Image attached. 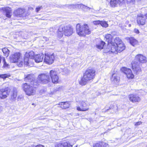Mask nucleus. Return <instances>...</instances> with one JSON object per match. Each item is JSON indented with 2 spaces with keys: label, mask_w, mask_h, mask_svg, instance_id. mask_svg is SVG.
I'll return each instance as SVG.
<instances>
[{
  "label": "nucleus",
  "mask_w": 147,
  "mask_h": 147,
  "mask_svg": "<svg viewBox=\"0 0 147 147\" xmlns=\"http://www.w3.org/2000/svg\"><path fill=\"white\" fill-rule=\"evenodd\" d=\"M66 36H69L74 32L73 27L70 25L64 26L61 25L58 28L57 31V36L58 38H61L63 36V33Z\"/></svg>",
  "instance_id": "obj_1"
},
{
  "label": "nucleus",
  "mask_w": 147,
  "mask_h": 147,
  "mask_svg": "<svg viewBox=\"0 0 147 147\" xmlns=\"http://www.w3.org/2000/svg\"><path fill=\"white\" fill-rule=\"evenodd\" d=\"M91 30L87 24H84L82 26L79 24L76 25V33L80 36H85L86 34H89L91 33Z\"/></svg>",
  "instance_id": "obj_2"
},
{
  "label": "nucleus",
  "mask_w": 147,
  "mask_h": 147,
  "mask_svg": "<svg viewBox=\"0 0 147 147\" xmlns=\"http://www.w3.org/2000/svg\"><path fill=\"white\" fill-rule=\"evenodd\" d=\"M34 53L32 51L26 53L24 58V63L26 66L31 67L33 65Z\"/></svg>",
  "instance_id": "obj_3"
},
{
  "label": "nucleus",
  "mask_w": 147,
  "mask_h": 147,
  "mask_svg": "<svg viewBox=\"0 0 147 147\" xmlns=\"http://www.w3.org/2000/svg\"><path fill=\"white\" fill-rule=\"evenodd\" d=\"M28 85L27 83H25L22 86V88L25 92L26 94L29 96L33 95L36 93L35 86Z\"/></svg>",
  "instance_id": "obj_4"
},
{
  "label": "nucleus",
  "mask_w": 147,
  "mask_h": 147,
  "mask_svg": "<svg viewBox=\"0 0 147 147\" xmlns=\"http://www.w3.org/2000/svg\"><path fill=\"white\" fill-rule=\"evenodd\" d=\"M79 104L80 106L77 107V110L78 111H84L89 110L88 103L86 100H80Z\"/></svg>",
  "instance_id": "obj_5"
},
{
  "label": "nucleus",
  "mask_w": 147,
  "mask_h": 147,
  "mask_svg": "<svg viewBox=\"0 0 147 147\" xmlns=\"http://www.w3.org/2000/svg\"><path fill=\"white\" fill-rule=\"evenodd\" d=\"M38 79L39 80H37V82L39 83L41 82L42 83L46 84L51 81L50 76L48 74H41L38 76Z\"/></svg>",
  "instance_id": "obj_6"
},
{
  "label": "nucleus",
  "mask_w": 147,
  "mask_h": 147,
  "mask_svg": "<svg viewBox=\"0 0 147 147\" xmlns=\"http://www.w3.org/2000/svg\"><path fill=\"white\" fill-rule=\"evenodd\" d=\"M103 52L105 53H116L117 52L116 46L112 43H109L107 47L103 50Z\"/></svg>",
  "instance_id": "obj_7"
},
{
  "label": "nucleus",
  "mask_w": 147,
  "mask_h": 147,
  "mask_svg": "<svg viewBox=\"0 0 147 147\" xmlns=\"http://www.w3.org/2000/svg\"><path fill=\"white\" fill-rule=\"evenodd\" d=\"M95 72V70L93 69H87L84 74V78L88 80H91L94 78Z\"/></svg>",
  "instance_id": "obj_8"
},
{
  "label": "nucleus",
  "mask_w": 147,
  "mask_h": 147,
  "mask_svg": "<svg viewBox=\"0 0 147 147\" xmlns=\"http://www.w3.org/2000/svg\"><path fill=\"white\" fill-rule=\"evenodd\" d=\"M25 80L30 82L31 85L34 86L38 85V83L37 82V80H35L34 78V75L32 74H29L26 76L25 75Z\"/></svg>",
  "instance_id": "obj_9"
},
{
  "label": "nucleus",
  "mask_w": 147,
  "mask_h": 147,
  "mask_svg": "<svg viewBox=\"0 0 147 147\" xmlns=\"http://www.w3.org/2000/svg\"><path fill=\"white\" fill-rule=\"evenodd\" d=\"M55 59V57L54 54L51 55H45L44 61L46 63L49 64H52Z\"/></svg>",
  "instance_id": "obj_10"
},
{
  "label": "nucleus",
  "mask_w": 147,
  "mask_h": 147,
  "mask_svg": "<svg viewBox=\"0 0 147 147\" xmlns=\"http://www.w3.org/2000/svg\"><path fill=\"white\" fill-rule=\"evenodd\" d=\"M49 74L51 79L52 82L54 83H58L59 78L56 72L53 70H51Z\"/></svg>",
  "instance_id": "obj_11"
},
{
  "label": "nucleus",
  "mask_w": 147,
  "mask_h": 147,
  "mask_svg": "<svg viewBox=\"0 0 147 147\" xmlns=\"http://www.w3.org/2000/svg\"><path fill=\"white\" fill-rule=\"evenodd\" d=\"M121 70L124 72L128 78L132 79L134 77V75L132 73L131 69L126 67H123Z\"/></svg>",
  "instance_id": "obj_12"
},
{
  "label": "nucleus",
  "mask_w": 147,
  "mask_h": 147,
  "mask_svg": "<svg viewBox=\"0 0 147 147\" xmlns=\"http://www.w3.org/2000/svg\"><path fill=\"white\" fill-rule=\"evenodd\" d=\"M129 100L133 103L139 102L141 101V98L136 94H131L128 96Z\"/></svg>",
  "instance_id": "obj_13"
},
{
  "label": "nucleus",
  "mask_w": 147,
  "mask_h": 147,
  "mask_svg": "<svg viewBox=\"0 0 147 147\" xmlns=\"http://www.w3.org/2000/svg\"><path fill=\"white\" fill-rule=\"evenodd\" d=\"M9 91L8 88L0 90V98L3 99L6 98L8 95Z\"/></svg>",
  "instance_id": "obj_14"
},
{
  "label": "nucleus",
  "mask_w": 147,
  "mask_h": 147,
  "mask_svg": "<svg viewBox=\"0 0 147 147\" xmlns=\"http://www.w3.org/2000/svg\"><path fill=\"white\" fill-rule=\"evenodd\" d=\"M132 67L134 73L138 74L141 71V68L138 63L135 62L131 63Z\"/></svg>",
  "instance_id": "obj_15"
},
{
  "label": "nucleus",
  "mask_w": 147,
  "mask_h": 147,
  "mask_svg": "<svg viewBox=\"0 0 147 147\" xmlns=\"http://www.w3.org/2000/svg\"><path fill=\"white\" fill-rule=\"evenodd\" d=\"M3 13L5 14L7 17L10 18L11 15V8L6 7L2 8V10Z\"/></svg>",
  "instance_id": "obj_16"
},
{
  "label": "nucleus",
  "mask_w": 147,
  "mask_h": 147,
  "mask_svg": "<svg viewBox=\"0 0 147 147\" xmlns=\"http://www.w3.org/2000/svg\"><path fill=\"white\" fill-rule=\"evenodd\" d=\"M20 55L19 53H16L12 55L10 58V61L12 63H16L18 61Z\"/></svg>",
  "instance_id": "obj_17"
},
{
  "label": "nucleus",
  "mask_w": 147,
  "mask_h": 147,
  "mask_svg": "<svg viewBox=\"0 0 147 147\" xmlns=\"http://www.w3.org/2000/svg\"><path fill=\"white\" fill-rule=\"evenodd\" d=\"M136 59L140 63H144L146 62V58L142 55L139 54L136 57Z\"/></svg>",
  "instance_id": "obj_18"
},
{
  "label": "nucleus",
  "mask_w": 147,
  "mask_h": 147,
  "mask_svg": "<svg viewBox=\"0 0 147 147\" xmlns=\"http://www.w3.org/2000/svg\"><path fill=\"white\" fill-rule=\"evenodd\" d=\"M25 11V9H24L18 8L14 11L13 14L17 17H21L23 16Z\"/></svg>",
  "instance_id": "obj_19"
},
{
  "label": "nucleus",
  "mask_w": 147,
  "mask_h": 147,
  "mask_svg": "<svg viewBox=\"0 0 147 147\" xmlns=\"http://www.w3.org/2000/svg\"><path fill=\"white\" fill-rule=\"evenodd\" d=\"M146 21L145 18L142 15H138L137 18V22L139 25H144Z\"/></svg>",
  "instance_id": "obj_20"
},
{
  "label": "nucleus",
  "mask_w": 147,
  "mask_h": 147,
  "mask_svg": "<svg viewBox=\"0 0 147 147\" xmlns=\"http://www.w3.org/2000/svg\"><path fill=\"white\" fill-rule=\"evenodd\" d=\"M123 1L124 0H111L110 4L112 7H114L117 6L118 4L120 5Z\"/></svg>",
  "instance_id": "obj_21"
},
{
  "label": "nucleus",
  "mask_w": 147,
  "mask_h": 147,
  "mask_svg": "<svg viewBox=\"0 0 147 147\" xmlns=\"http://www.w3.org/2000/svg\"><path fill=\"white\" fill-rule=\"evenodd\" d=\"M123 1L124 0H111L110 4L112 7H114L117 6L118 4L120 5Z\"/></svg>",
  "instance_id": "obj_22"
},
{
  "label": "nucleus",
  "mask_w": 147,
  "mask_h": 147,
  "mask_svg": "<svg viewBox=\"0 0 147 147\" xmlns=\"http://www.w3.org/2000/svg\"><path fill=\"white\" fill-rule=\"evenodd\" d=\"M111 80L113 83H118L120 80V78L117 74H113L111 78Z\"/></svg>",
  "instance_id": "obj_23"
},
{
  "label": "nucleus",
  "mask_w": 147,
  "mask_h": 147,
  "mask_svg": "<svg viewBox=\"0 0 147 147\" xmlns=\"http://www.w3.org/2000/svg\"><path fill=\"white\" fill-rule=\"evenodd\" d=\"M44 57V55L42 54L37 55L35 56L34 61L36 63L42 62Z\"/></svg>",
  "instance_id": "obj_24"
},
{
  "label": "nucleus",
  "mask_w": 147,
  "mask_h": 147,
  "mask_svg": "<svg viewBox=\"0 0 147 147\" xmlns=\"http://www.w3.org/2000/svg\"><path fill=\"white\" fill-rule=\"evenodd\" d=\"M127 38L129 40L130 43L134 46H135L138 44V42L137 40L133 37Z\"/></svg>",
  "instance_id": "obj_25"
},
{
  "label": "nucleus",
  "mask_w": 147,
  "mask_h": 147,
  "mask_svg": "<svg viewBox=\"0 0 147 147\" xmlns=\"http://www.w3.org/2000/svg\"><path fill=\"white\" fill-rule=\"evenodd\" d=\"M116 47L118 52H121L124 50L125 48V46L123 43L121 44L120 43V44L117 45Z\"/></svg>",
  "instance_id": "obj_26"
},
{
  "label": "nucleus",
  "mask_w": 147,
  "mask_h": 147,
  "mask_svg": "<svg viewBox=\"0 0 147 147\" xmlns=\"http://www.w3.org/2000/svg\"><path fill=\"white\" fill-rule=\"evenodd\" d=\"M59 105H61V107L64 109H66L67 108H68L70 106L69 102H60Z\"/></svg>",
  "instance_id": "obj_27"
},
{
  "label": "nucleus",
  "mask_w": 147,
  "mask_h": 147,
  "mask_svg": "<svg viewBox=\"0 0 147 147\" xmlns=\"http://www.w3.org/2000/svg\"><path fill=\"white\" fill-rule=\"evenodd\" d=\"M107 144L103 142H100L94 144L93 147H106Z\"/></svg>",
  "instance_id": "obj_28"
},
{
  "label": "nucleus",
  "mask_w": 147,
  "mask_h": 147,
  "mask_svg": "<svg viewBox=\"0 0 147 147\" xmlns=\"http://www.w3.org/2000/svg\"><path fill=\"white\" fill-rule=\"evenodd\" d=\"M70 7L73 8L82 9V8H84V7H85L84 6V5L82 4H76L70 5Z\"/></svg>",
  "instance_id": "obj_29"
},
{
  "label": "nucleus",
  "mask_w": 147,
  "mask_h": 147,
  "mask_svg": "<svg viewBox=\"0 0 147 147\" xmlns=\"http://www.w3.org/2000/svg\"><path fill=\"white\" fill-rule=\"evenodd\" d=\"M88 80L87 79L84 78V76L83 75V77L81 78V80L79 81V82L80 85H84L86 84Z\"/></svg>",
  "instance_id": "obj_30"
},
{
  "label": "nucleus",
  "mask_w": 147,
  "mask_h": 147,
  "mask_svg": "<svg viewBox=\"0 0 147 147\" xmlns=\"http://www.w3.org/2000/svg\"><path fill=\"white\" fill-rule=\"evenodd\" d=\"M105 43L102 41H101L99 43L96 45L97 48L100 49H101L103 48V47L105 45Z\"/></svg>",
  "instance_id": "obj_31"
},
{
  "label": "nucleus",
  "mask_w": 147,
  "mask_h": 147,
  "mask_svg": "<svg viewBox=\"0 0 147 147\" xmlns=\"http://www.w3.org/2000/svg\"><path fill=\"white\" fill-rule=\"evenodd\" d=\"M114 42L115 43L117 46L119 44H121L122 42V41L121 39L118 37H116L114 40Z\"/></svg>",
  "instance_id": "obj_32"
},
{
  "label": "nucleus",
  "mask_w": 147,
  "mask_h": 147,
  "mask_svg": "<svg viewBox=\"0 0 147 147\" xmlns=\"http://www.w3.org/2000/svg\"><path fill=\"white\" fill-rule=\"evenodd\" d=\"M105 38L108 42V44L111 41L112 39V36L110 34H107L105 35Z\"/></svg>",
  "instance_id": "obj_33"
},
{
  "label": "nucleus",
  "mask_w": 147,
  "mask_h": 147,
  "mask_svg": "<svg viewBox=\"0 0 147 147\" xmlns=\"http://www.w3.org/2000/svg\"><path fill=\"white\" fill-rule=\"evenodd\" d=\"M2 51L4 54L5 56L6 57H7L8 56L9 51L7 48H3L2 49Z\"/></svg>",
  "instance_id": "obj_34"
},
{
  "label": "nucleus",
  "mask_w": 147,
  "mask_h": 147,
  "mask_svg": "<svg viewBox=\"0 0 147 147\" xmlns=\"http://www.w3.org/2000/svg\"><path fill=\"white\" fill-rule=\"evenodd\" d=\"M17 96V93L16 92L14 91L11 94L10 99L14 101L16 98Z\"/></svg>",
  "instance_id": "obj_35"
},
{
  "label": "nucleus",
  "mask_w": 147,
  "mask_h": 147,
  "mask_svg": "<svg viewBox=\"0 0 147 147\" xmlns=\"http://www.w3.org/2000/svg\"><path fill=\"white\" fill-rule=\"evenodd\" d=\"M61 145L62 146V147H72V146L69 143L67 142H65L62 143Z\"/></svg>",
  "instance_id": "obj_36"
},
{
  "label": "nucleus",
  "mask_w": 147,
  "mask_h": 147,
  "mask_svg": "<svg viewBox=\"0 0 147 147\" xmlns=\"http://www.w3.org/2000/svg\"><path fill=\"white\" fill-rule=\"evenodd\" d=\"M59 27H54L53 28H50L49 29V31L50 32L51 34H53V33L55 32H57L58 30V28Z\"/></svg>",
  "instance_id": "obj_37"
},
{
  "label": "nucleus",
  "mask_w": 147,
  "mask_h": 147,
  "mask_svg": "<svg viewBox=\"0 0 147 147\" xmlns=\"http://www.w3.org/2000/svg\"><path fill=\"white\" fill-rule=\"evenodd\" d=\"M10 76V75L9 74H0V78H2L3 79L6 78H8Z\"/></svg>",
  "instance_id": "obj_38"
},
{
  "label": "nucleus",
  "mask_w": 147,
  "mask_h": 147,
  "mask_svg": "<svg viewBox=\"0 0 147 147\" xmlns=\"http://www.w3.org/2000/svg\"><path fill=\"white\" fill-rule=\"evenodd\" d=\"M100 25L103 27L107 28L108 27V24L105 21H101L100 24Z\"/></svg>",
  "instance_id": "obj_39"
},
{
  "label": "nucleus",
  "mask_w": 147,
  "mask_h": 147,
  "mask_svg": "<svg viewBox=\"0 0 147 147\" xmlns=\"http://www.w3.org/2000/svg\"><path fill=\"white\" fill-rule=\"evenodd\" d=\"M18 66L19 67H22L23 66L24 64L26 66V65H25L24 63V62L23 61H21L19 62H18L17 63Z\"/></svg>",
  "instance_id": "obj_40"
},
{
  "label": "nucleus",
  "mask_w": 147,
  "mask_h": 147,
  "mask_svg": "<svg viewBox=\"0 0 147 147\" xmlns=\"http://www.w3.org/2000/svg\"><path fill=\"white\" fill-rule=\"evenodd\" d=\"M63 90V87L62 86L58 87L56 88L54 90V92H57L58 91H61Z\"/></svg>",
  "instance_id": "obj_41"
},
{
  "label": "nucleus",
  "mask_w": 147,
  "mask_h": 147,
  "mask_svg": "<svg viewBox=\"0 0 147 147\" xmlns=\"http://www.w3.org/2000/svg\"><path fill=\"white\" fill-rule=\"evenodd\" d=\"M3 62L4 64L3 65V67L5 68L9 66V65L6 63L5 58L4 57L3 58Z\"/></svg>",
  "instance_id": "obj_42"
},
{
  "label": "nucleus",
  "mask_w": 147,
  "mask_h": 147,
  "mask_svg": "<svg viewBox=\"0 0 147 147\" xmlns=\"http://www.w3.org/2000/svg\"><path fill=\"white\" fill-rule=\"evenodd\" d=\"M84 6L85 7H84V8H82V9L84 11H87L88 10H90L91 9V8L87 6H86L84 5Z\"/></svg>",
  "instance_id": "obj_43"
},
{
  "label": "nucleus",
  "mask_w": 147,
  "mask_h": 147,
  "mask_svg": "<svg viewBox=\"0 0 147 147\" xmlns=\"http://www.w3.org/2000/svg\"><path fill=\"white\" fill-rule=\"evenodd\" d=\"M49 40L48 38L45 37H43L41 38V40L40 42L42 43H44L45 41H47Z\"/></svg>",
  "instance_id": "obj_44"
},
{
  "label": "nucleus",
  "mask_w": 147,
  "mask_h": 147,
  "mask_svg": "<svg viewBox=\"0 0 147 147\" xmlns=\"http://www.w3.org/2000/svg\"><path fill=\"white\" fill-rule=\"evenodd\" d=\"M42 8L43 7L42 6H38L37 7H36V12H38L42 9Z\"/></svg>",
  "instance_id": "obj_45"
},
{
  "label": "nucleus",
  "mask_w": 147,
  "mask_h": 147,
  "mask_svg": "<svg viewBox=\"0 0 147 147\" xmlns=\"http://www.w3.org/2000/svg\"><path fill=\"white\" fill-rule=\"evenodd\" d=\"M101 21L100 20L95 21L93 22V23L94 24L96 25L100 24Z\"/></svg>",
  "instance_id": "obj_46"
},
{
  "label": "nucleus",
  "mask_w": 147,
  "mask_h": 147,
  "mask_svg": "<svg viewBox=\"0 0 147 147\" xmlns=\"http://www.w3.org/2000/svg\"><path fill=\"white\" fill-rule=\"evenodd\" d=\"M129 22L128 21H126L125 23V25L124 26H121V24H119V26L120 27H121V28H124V27L125 26V27H126L127 26V25H128V24H129Z\"/></svg>",
  "instance_id": "obj_47"
},
{
  "label": "nucleus",
  "mask_w": 147,
  "mask_h": 147,
  "mask_svg": "<svg viewBox=\"0 0 147 147\" xmlns=\"http://www.w3.org/2000/svg\"><path fill=\"white\" fill-rule=\"evenodd\" d=\"M127 2L128 3H131L132 4H134L135 2V0H126Z\"/></svg>",
  "instance_id": "obj_48"
},
{
  "label": "nucleus",
  "mask_w": 147,
  "mask_h": 147,
  "mask_svg": "<svg viewBox=\"0 0 147 147\" xmlns=\"http://www.w3.org/2000/svg\"><path fill=\"white\" fill-rule=\"evenodd\" d=\"M114 106L113 105H111L109 107V110H113V112H115V110L114 109Z\"/></svg>",
  "instance_id": "obj_49"
},
{
  "label": "nucleus",
  "mask_w": 147,
  "mask_h": 147,
  "mask_svg": "<svg viewBox=\"0 0 147 147\" xmlns=\"http://www.w3.org/2000/svg\"><path fill=\"white\" fill-rule=\"evenodd\" d=\"M142 123V122L141 121H138L135 124V126H137L141 124Z\"/></svg>",
  "instance_id": "obj_50"
},
{
  "label": "nucleus",
  "mask_w": 147,
  "mask_h": 147,
  "mask_svg": "<svg viewBox=\"0 0 147 147\" xmlns=\"http://www.w3.org/2000/svg\"><path fill=\"white\" fill-rule=\"evenodd\" d=\"M62 146L61 144H57L55 146V147H62Z\"/></svg>",
  "instance_id": "obj_51"
},
{
  "label": "nucleus",
  "mask_w": 147,
  "mask_h": 147,
  "mask_svg": "<svg viewBox=\"0 0 147 147\" xmlns=\"http://www.w3.org/2000/svg\"><path fill=\"white\" fill-rule=\"evenodd\" d=\"M134 31L135 33L137 34H138L139 32V30L137 29L136 28L134 29Z\"/></svg>",
  "instance_id": "obj_52"
},
{
  "label": "nucleus",
  "mask_w": 147,
  "mask_h": 147,
  "mask_svg": "<svg viewBox=\"0 0 147 147\" xmlns=\"http://www.w3.org/2000/svg\"><path fill=\"white\" fill-rule=\"evenodd\" d=\"M36 147H44V146L42 145L39 144V145H37L36 146Z\"/></svg>",
  "instance_id": "obj_53"
},
{
  "label": "nucleus",
  "mask_w": 147,
  "mask_h": 147,
  "mask_svg": "<svg viewBox=\"0 0 147 147\" xmlns=\"http://www.w3.org/2000/svg\"><path fill=\"white\" fill-rule=\"evenodd\" d=\"M128 26H129V27H131V25L130 24H128Z\"/></svg>",
  "instance_id": "obj_54"
},
{
  "label": "nucleus",
  "mask_w": 147,
  "mask_h": 147,
  "mask_svg": "<svg viewBox=\"0 0 147 147\" xmlns=\"http://www.w3.org/2000/svg\"><path fill=\"white\" fill-rule=\"evenodd\" d=\"M60 41L62 42L63 41V40H60Z\"/></svg>",
  "instance_id": "obj_55"
},
{
  "label": "nucleus",
  "mask_w": 147,
  "mask_h": 147,
  "mask_svg": "<svg viewBox=\"0 0 147 147\" xmlns=\"http://www.w3.org/2000/svg\"><path fill=\"white\" fill-rule=\"evenodd\" d=\"M32 105H34V104H33H33H32Z\"/></svg>",
  "instance_id": "obj_56"
}]
</instances>
